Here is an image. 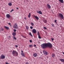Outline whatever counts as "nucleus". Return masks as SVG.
Returning a JSON list of instances; mask_svg holds the SVG:
<instances>
[{
    "mask_svg": "<svg viewBox=\"0 0 64 64\" xmlns=\"http://www.w3.org/2000/svg\"><path fill=\"white\" fill-rule=\"evenodd\" d=\"M32 33H37V31L35 29H34L32 30Z\"/></svg>",
    "mask_w": 64,
    "mask_h": 64,
    "instance_id": "0eeeda50",
    "label": "nucleus"
},
{
    "mask_svg": "<svg viewBox=\"0 0 64 64\" xmlns=\"http://www.w3.org/2000/svg\"><path fill=\"white\" fill-rule=\"evenodd\" d=\"M14 39L15 40H16V39H17V38H15V36H14Z\"/></svg>",
    "mask_w": 64,
    "mask_h": 64,
    "instance_id": "c756f323",
    "label": "nucleus"
},
{
    "mask_svg": "<svg viewBox=\"0 0 64 64\" xmlns=\"http://www.w3.org/2000/svg\"><path fill=\"white\" fill-rule=\"evenodd\" d=\"M16 33H15V32H14L13 34H12V35H13V36H15V35H16Z\"/></svg>",
    "mask_w": 64,
    "mask_h": 64,
    "instance_id": "4be33fe9",
    "label": "nucleus"
},
{
    "mask_svg": "<svg viewBox=\"0 0 64 64\" xmlns=\"http://www.w3.org/2000/svg\"><path fill=\"white\" fill-rule=\"evenodd\" d=\"M26 28L27 30H28V29H29V26H26Z\"/></svg>",
    "mask_w": 64,
    "mask_h": 64,
    "instance_id": "aec40b11",
    "label": "nucleus"
},
{
    "mask_svg": "<svg viewBox=\"0 0 64 64\" xmlns=\"http://www.w3.org/2000/svg\"><path fill=\"white\" fill-rule=\"evenodd\" d=\"M9 40H10V39L9 38Z\"/></svg>",
    "mask_w": 64,
    "mask_h": 64,
    "instance_id": "09e8293b",
    "label": "nucleus"
},
{
    "mask_svg": "<svg viewBox=\"0 0 64 64\" xmlns=\"http://www.w3.org/2000/svg\"><path fill=\"white\" fill-rule=\"evenodd\" d=\"M63 54H64V52L63 53Z\"/></svg>",
    "mask_w": 64,
    "mask_h": 64,
    "instance_id": "49530a36",
    "label": "nucleus"
},
{
    "mask_svg": "<svg viewBox=\"0 0 64 64\" xmlns=\"http://www.w3.org/2000/svg\"><path fill=\"white\" fill-rule=\"evenodd\" d=\"M9 38H11V37L10 36H9Z\"/></svg>",
    "mask_w": 64,
    "mask_h": 64,
    "instance_id": "a18cd8bd",
    "label": "nucleus"
},
{
    "mask_svg": "<svg viewBox=\"0 0 64 64\" xmlns=\"http://www.w3.org/2000/svg\"><path fill=\"white\" fill-rule=\"evenodd\" d=\"M54 39L53 38H52V41H53L54 40Z\"/></svg>",
    "mask_w": 64,
    "mask_h": 64,
    "instance_id": "ea45409f",
    "label": "nucleus"
},
{
    "mask_svg": "<svg viewBox=\"0 0 64 64\" xmlns=\"http://www.w3.org/2000/svg\"><path fill=\"white\" fill-rule=\"evenodd\" d=\"M39 32L38 31L37 34L38 35V36H39Z\"/></svg>",
    "mask_w": 64,
    "mask_h": 64,
    "instance_id": "72a5a7b5",
    "label": "nucleus"
},
{
    "mask_svg": "<svg viewBox=\"0 0 64 64\" xmlns=\"http://www.w3.org/2000/svg\"><path fill=\"white\" fill-rule=\"evenodd\" d=\"M43 21L45 23H47V20H43Z\"/></svg>",
    "mask_w": 64,
    "mask_h": 64,
    "instance_id": "5701e85b",
    "label": "nucleus"
},
{
    "mask_svg": "<svg viewBox=\"0 0 64 64\" xmlns=\"http://www.w3.org/2000/svg\"><path fill=\"white\" fill-rule=\"evenodd\" d=\"M6 17L7 18H10V14H8L6 15Z\"/></svg>",
    "mask_w": 64,
    "mask_h": 64,
    "instance_id": "1a4fd4ad",
    "label": "nucleus"
},
{
    "mask_svg": "<svg viewBox=\"0 0 64 64\" xmlns=\"http://www.w3.org/2000/svg\"><path fill=\"white\" fill-rule=\"evenodd\" d=\"M23 37H24V38H26V36H23Z\"/></svg>",
    "mask_w": 64,
    "mask_h": 64,
    "instance_id": "7c9ffc66",
    "label": "nucleus"
},
{
    "mask_svg": "<svg viewBox=\"0 0 64 64\" xmlns=\"http://www.w3.org/2000/svg\"><path fill=\"white\" fill-rule=\"evenodd\" d=\"M14 32H16V29H14Z\"/></svg>",
    "mask_w": 64,
    "mask_h": 64,
    "instance_id": "4c0bfd02",
    "label": "nucleus"
},
{
    "mask_svg": "<svg viewBox=\"0 0 64 64\" xmlns=\"http://www.w3.org/2000/svg\"><path fill=\"white\" fill-rule=\"evenodd\" d=\"M0 30L1 31H4V28H0Z\"/></svg>",
    "mask_w": 64,
    "mask_h": 64,
    "instance_id": "412c9836",
    "label": "nucleus"
},
{
    "mask_svg": "<svg viewBox=\"0 0 64 64\" xmlns=\"http://www.w3.org/2000/svg\"><path fill=\"white\" fill-rule=\"evenodd\" d=\"M16 9H19V8H17Z\"/></svg>",
    "mask_w": 64,
    "mask_h": 64,
    "instance_id": "c03bdc74",
    "label": "nucleus"
},
{
    "mask_svg": "<svg viewBox=\"0 0 64 64\" xmlns=\"http://www.w3.org/2000/svg\"><path fill=\"white\" fill-rule=\"evenodd\" d=\"M5 58V55H4L3 54H2L0 56V58L2 59H4Z\"/></svg>",
    "mask_w": 64,
    "mask_h": 64,
    "instance_id": "39448f33",
    "label": "nucleus"
},
{
    "mask_svg": "<svg viewBox=\"0 0 64 64\" xmlns=\"http://www.w3.org/2000/svg\"><path fill=\"white\" fill-rule=\"evenodd\" d=\"M56 21H57V20H55V23H56V24H57V23L56 22Z\"/></svg>",
    "mask_w": 64,
    "mask_h": 64,
    "instance_id": "cd10ccee",
    "label": "nucleus"
},
{
    "mask_svg": "<svg viewBox=\"0 0 64 64\" xmlns=\"http://www.w3.org/2000/svg\"><path fill=\"white\" fill-rule=\"evenodd\" d=\"M14 11V10L13 9L12 10L10 11V12L11 13L12 12V11Z\"/></svg>",
    "mask_w": 64,
    "mask_h": 64,
    "instance_id": "473e14b6",
    "label": "nucleus"
},
{
    "mask_svg": "<svg viewBox=\"0 0 64 64\" xmlns=\"http://www.w3.org/2000/svg\"><path fill=\"white\" fill-rule=\"evenodd\" d=\"M12 53L13 54V56H15V57L16 56H18V52L15 50L13 51Z\"/></svg>",
    "mask_w": 64,
    "mask_h": 64,
    "instance_id": "f03ea898",
    "label": "nucleus"
},
{
    "mask_svg": "<svg viewBox=\"0 0 64 64\" xmlns=\"http://www.w3.org/2000/svg\"><path fill=\"white\" fill-rule=\"evenodd\" d=\"M15 47H16V48L18 47V45H15Z\"/></svg>",
    "mask_w": 64,
    "mask_h": 64,
    "instance_id": "c9c22d12",
    "label": "nucleus"
},
{
    "mask_svg": "<svg viewBox=\"0 0 64 64\" xmlns=\"http://www.w3.org/2000/svg\"><path fill=\"white\" fill-rule=\"evenodd\" d=\"M24 19H25L26 20V19H27V18H26L25 17L24 18Z\"/></svg>",
    "mask_w": 64,
    "mask_h": 64,
    "instance_id": "79ce46f5",
    "label": "nucleus"
},
{
    "mask_svg": "<svg viewBox=\"0 0 64 64\" xmlns=\"http://www.w3.org/2000/svg\"><path fill=\"white\" fill-rule=\"evenodd\" d=\"M29 46L30 47H31L33 46V45H30Z\"/></svg>",
    "mask_w": 64,
    "mask_h": 64,
    "instance_id": "bb28decb",
    "label": "nucleus"
},
{
    "mask_svg": "<svg viewBox=\"0 0 64 64\" xmlns=\"http://www.w3.org/2000/svg\"><path fill=\"white\" fill-rule=\"evenodd\" d=\"M51 25H52V27H54V24H52Z\"/></svg>",
    "mask_w": 64,
    "mask_h": 64,
    "instance_id": "2f4dec72",
    "label": "nucleus"
},
{
    "mask_svg": "<svg viewBox=\"0 0 64 64\" xmlns=\"http://www.w3.org/2000/svg\"><path fill=\"white\" fill-rule=\"evenodd\" d=\"M30 28L31 29H33V27L32 26H30Z\"/></svg>",
    "mask_w": 64,
    "mask_h": 64,
    "instance_id": "f704fd0d",
    "label": "nucleus"
},
{
    "mask_svg": "<svg viewBox=\"0 0 64 64\" xmlns=\"http://www.w3.org/2000/svg\"><path fill=\"white\" fill-rule=\"evenodd\" d=\"M32 40H30V43H32Z\"/></svg>",
    "mask_w": 64,
    "mask_h": 64,
    "instance_id": "a19ab883",
    "label": "nucleus"
},
{
    "mask_svg": "<svg viewBox=\"0 0 64 64\" xmlns=\"http://www.w3.org/2000/svg\"><path fill=\"white\" fill-rule=\"evenodd\" d=\"M52 57H53V58H55V54H52Z\"/></svg>",
    "mask_w": 64,
    "mask_h": 64,
    "instance_id": "9b49d317",
    "label": "nucleus"
},
{
    "mask_svg": "<svg viewBox=\"0 0 64 64\" xmlns=\"http://www.w3.org/2000/svg\"><path fill=\"white\" fill-rule=\"evenodd\" d=\"M34 47H36V44H34Z\"/></svg>",
    "mask_w": 64,
    "mask_h": 64,
    "instance_id": "e433bc0d",
    "label": "nucleus"
},
{
    "mask_svg": "<svg viewBox=\"0 0 64 64\" xmlns=\"http://www.w3.org/2000/svg\"><path fill=\"white\" fill-rule=\"evenodd\" d=\"M58 0L60 1V2L62 3H64V1H63V0Z\"/></svg>",
    "mask_w": 64,
    "mask_h": 64,
    "instance_id": "4468645a",
    "label": "nucleus"
},
{
    "mask_svg": "<svg viewBox=\"0 0 64 64\" xmlns=\"http://www.w3.org/2000/svg\"><path fill=\"white\" fill-rule=\"evenodd\" d=\"M21 52H22V53H23V51L22 50L21 51Z\"/></svg>",
    "mask_w": 64,
    "mask_h": 64,
    "instance_id": "37998d69",
    "label": "nucleus"
},
{
    "mask_svg": "<svg viewBox=\"0 0 64 64\" xmlns=\"http://www.w3.org/2000/svg\"><path fill=\"white\" fill-rule=\"evenodd\" d=\"M34 17L36 18V19L37 20H39V18H38V16H34Z\"/></svg>",
    "mask_w": 64,
    "mask_h": 64,
    "instance_id": "9d476101",
    "label": "nucleus"
},
{
    "mask_svg": "<svg viewBox=\"0 0 64 64\" xmlns=\"http://www.w3.org/2000/svg\"><path fill=\"white\" fill-rule=\"evenodd\" d=\"M60 60L62 62H64V59L60 58Z\"/></svg>",
    "mask_w": 64,
    "mask_h": 64,
    "instance_id": "2eb2a0df",
    "label": "nucleus"
},
{
    "mask_svg": "<svg viewBox=\"0 0 64 64\" xmlns=\"http://www.w3.org/2000/svg\"><path fill=\"white\" fill-rule=\"evenodd\" d=\"M31 25H32V26H34V23H33L32 22L31 23Z\"/></svg>",
    "mask_w": 64,
    "mask_h": 64,
    "instance_id": "b1692460",
    "label": "nucleus"
},
{
    "mask_svg": "<svg viewBox=\"0 0 64 64\" xmlns=\"http://www.w3.org/2000/svg\"><path fill=\"white\" fill-rule=\"evenodd\" d=\"M30 17H31V13H30L29 15L28 16V18H30Z\"/></svg>",
    "mask_w": 64,
    "mask_h": 64,
    "instance_id": "6ab92c4d",
    "label": "nucleus"
},
{
    "mask_svg": "<svg viewBox=\"0 0 64 64\" xmlns=\"http://www.w3.org/2000/svg\"><path fill=\"white\" fill-rule=\"evenodd\" d=\"M37 12L39 13V14H42V12H41V11L40 10L38 12L37 11Z\"/></svg>",
    "mask_w": 64,
    "mask_h": 64,
    "instance_id": "dca6fc26",
    "label": "nucleus"
},
{
    "mask_svg": "<svg viewBox=\"0 0 64 64\" xmlns=\"http://www.w3.org/2000/svg\"><path fill=\"white\" fill-rule=\"evenodd\" d=\"M38 36V38H39V39H41V37L40 36Z\"/></svg>",
    "mask_w": 64,
    "mask_h": 64,
    "instance_id": "a878e982",
    "label": "nucleus"
},
{
    "mask_svg": "<svg viewBox=\"0 0 64 64\" xmlns=\"http://www.w3.org/2000/svg\"><path fill=\"white\" fill-rule=\"evenodd\" d=\"M26 64H27V62H26Z\"/></svg>",
    "mask_w": 64,
    "mask_h": 64,
    "instance_id": "de8ad7c7",
    "label": "nucleus"
},
{
    "mask_svg": "<svg viewBox=\"0 0 64 64\" xmlns=\"http://www.w3.org/2000/svg\"><path fill=\"white\" fill-rule=\"evenodd\" d=\"M30 36H32V34H31V32H30Z\"/></svg>",
    "mask_w": 64,
    "mask_h": 64,
    "instance_id": "c85d7f7f",
    "label": "nucleus"
},
{
    "mask_svg": "<svg viewBox=\"0 0 64 64\" xmlns=\"http://www.w3.org/2000/svg\"><path fill=\"white\" fill-rule=\"evenodd\" d=\"M13 27H14L15 29H18V26H17V23H15L13 26Z\"/></svg>",
    "mask_w": 64,
    "mask_h": 64,
    "instance_id": "20e7f679",
    "label": "nucleus"
},
{
    "mask_svg": "<svg viewBox=\"0 0 64 64\" xmlns=\"http://www.w3.org/2000/svg\"><path fill=\"white\" fill-rule=\"evenodd\" d=\"M21 54L22 56H23V57H25V55L24 54L23 52H22Z\"/></svg>",
    "mask_w": 64,
    "mask_h": 64,
    "instance_id": "a211bd4d",
    "label": "nucleus"
},
{
    "mask_svg": "<svg viewBox=\"0 0 64 64\" xmlns=\"http://www.w3.org/2000/svg\"><path fill=\"white\" fill-rule=\"evenodd\" d=\"M58 16L60 18V19H64L63 15L61 14H59Z\"/></svg>",
    "mask_w": 64,
    "mask_h": 64,
    "instance_id": "7ed1b4c3",
    "label": "nucleus"
},
{
    "mask_svg": "<svg viewBox=\"0 0 64 64\" xmlns=\"http://www.w3.org/2000/svg\"><path fill=\"white\" fill-rule=\"evenodd\" d=\"M33 56L34 57H37V56H38V55L37 54L34 53L33 54Z\"/></svg>",
    "mask_w": 64,
    "mask_h": 64,
    "instance_id": "6e6552de",
    "label": "nucleus"
},
{
    "mask_svg": "<svg viewBox=\"0 0 64 64\" xmlns=\"http://www.w3.org/2000/svg\"><path fill=\"white\" fill-rule=\"evenodd\" d=\"M44 29H45L46 30H47V28H46L45 27H44Z\"/></svg>",
    "mask_w": 64,
    "mask_h": 64,
    "instance_id": "393cba45",
    "label": "nucleus"
},
{
    "mask_svg": "<svg viewBox=\"0 0 64 64\" xmlns=\"http://www.w3.org/2000/svg\"><path fill=\"white\" fill-rule=\"evenodd\" d=\"M47 6H48V8H51V6H50V5H49L48 4H47Z\"/></svg>",
    "mask_w": 64,
    "mask_h": 64,
    "instance_id": "ddd939ff",
    "label": "nucleus"
},
{
    "mask_svg": "<svg viewBox=\"0 0 64 64\" xmlns=\"http://www.w3.org/2000/svg\"><path fill=\"white\" fill-rule=\"evenodd\" d=\"M4 28H6L7 30H9L10 29L8 27L4 26Z\"/></svg>",
    "mask_w": 64,
    "mask_h": 64,
    "instance_id": "f8f14e48",
    "label": "nucleus"
},
{
    "mask_svg": "<svg viewBox=\"0 0 64 64\" xmlns=\"http://www.w3.org/2000/svg\"><path fill=\"white\" fill-rule=\"evenodd\" d=\"M43 52L44 55H48V53L45 50H43Z\"/></svg>",
    "mask_w": 64,
    "mask_h": 64,
    "instance_id": "423d86ee",
    "label": "nucleus"
},
{
    "mask_svg": "<svg viewBox=\"0 0 64 64\" xmlns=\"http://www.w3.org/2000/svg\"><path fill=\"white\" fill-rule=\"evenodd\" d=\"M41 46L44 49H46L47 47L51 48L52 47V45L50 43H45L42 44Z\"/></svg>",
    "mask_w": 64,
    "mask_h": 64,
    "instance_id": "f257e3e1",
    "label": "nucleus"
},
{
    "mask_svg": "<svg viewBox=\"0 0 64 64\" xmlns=\"http://www.w3.org/2000/svg\"><path fill=\"white\" fill-rule=\"evenodd\" d=\"M8 5L9 6H12V3H11V2H9L8 4Z\"/></svg>",
    "mask_w": 64,
    "mask_h": 64,
    "instance_id": "f3484780",
    "label": "nucleus"
},
{
    "mask_svg": "<svg viewBox=\"0 0 64 64\" xmlns=\"http://www.w3.org/2000/svg\"><path fill=\"white\" fill-rule=\"evenodd\" d=\"M8 24L10 26H11V23H8Z\"/></svg>",
    "mask_w": 64,
    "mask_h": 64,
    "instance_id": "58836bf2",
    "label": "nucleus"
}]
</instances>
